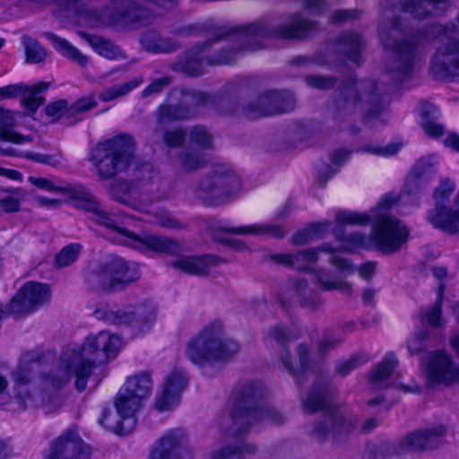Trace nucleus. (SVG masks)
Here are the masks:
<instances>
[{
	"mask_svg": "<svg viewBox=\"0 0 459 459\" xmlns=\"http://www.w3.org/2000/svg\"><path fill=\"white\" fill-rule=\"evenodd\" d=\"M397 201V195L389 193L369 213L337 212L333 234L346 249L368 247L373 242L384 254L399 251L407 242L410 231L403 221L389 212Z\"/></svg>",
	"mask_w": 459,
	"mask_h": 459,
	"instance_id": "f257e3e1",
	"label": "nucleus"
},
{
	"mask_svg": "<svg viewBox=\"0 0 459 459\" xmlns=\"http://www.w3.org/2000/svg\"><path fill=\"white\" fill-rule=\"evenodd\" d=\"M316 22L301 13H292L271 21H256L230 30L220 29L209 39H214L209 56H232L226 65H231L239 52L262 48V39L273 37L280 39L299 40L316 31Z\"/></svg>",
	"mask_w": 459,
	"mask_h": 459,
	"instance_id": "f03ea898",
	"label": "nucleus"
},
{
	"mask_svg": "<svg viewBox=\"0 0 459 459\" xmlns=\"http://www.w3.org/2000/svg\"><path fill=\"white\" fill-rule=\"evenodd\" d=\"M121 344V339L117 335L106 331L88 337L78 350H66L62 352L57 365L43 375L44 384L56 389L63 388L69 383L74 372L76 377V389L79 392L84 391L94 365L114 359Z\"/></svg>",
	"mask_w": 459,
	"mask_h": 459,
	"instance_id": "7ed1b4c3",
	"label": "nucleus"
},
{
	"mask_svg": "<svg viewBox=\"0 0 459 459\" xmlns=\"http://www.w3.org/2000/svg\"><path fill=\"white\" fill-rule=\"evenodd\" d=\"M335 392L336 387L329 378L319 377L315 380L307 396L302 399V409L305 413L323 411L310 430L311 437L319 443H324L329 438L334 442H341L356 426L353 419L345 418L333 405Z\"/></svg>",
	"mask_w": 459,
	"mask_h": 459,
	"instance_id": "20e7f679",
	"label": "nucleus"
},
{
	"mask_svg": "<svg viewBox=\"0 0 459 459\" xmlns=\"http://www.w3.org/2000/svg\"><path fill=\"white\" fill-rule=\"evenodd\" d=\"M385 109L382 90L371 79H345L333 92V116L344 121L357 112H365V117H374Z\"/></svg>",
	"mask_w": 459,
	"mask_h": 459,
	"instance_id": "39448f33",
	"label": "nucleus"
},
{
	"mask_svg": "<svg viewBox=\"0 0 459 459\" xmlns=\"http://www.w3.org/2000/svg\"><path fill=\"white\" fill-rule=\"evenodd\" d=\"M264 392V386L258 381L244 384L230 416L223 419L226 424L230 421L231 427L228 429L226 426L222 425V430L231 432L233 436L238 437L247 433L255 422H268L278 426L283 424L286 420L284 415L273 407L260 403Z\"/></svg>",
	"mask_w": 459,
	"mask_h": 459,
	"instance_id": "423d86ee",
	"label": "nucleus"
},
{
	"mask_svg": "<svg viewBox=\"0 0 459 459\" xmlns=\"http://www.w3.org/2000/svg\"><path fill=\"white\" fill-rule=\"evenodd\" d=\"M238 349L239 346L235 341L224 338L221 323L213 321L188 341L186 356L192 363L204 366L227 361L238 351Z\"/></svg>",
	"mask_w": 459,
	"mask_h": 459,
	"instance_id": "0eeeda50",
	"label": "nucleus"
},
{
	"mask_svg": "<svg viewBox=\"0 0 459 459\" xmlns=\"http://www.w3.org/2000/svg\"><path fill=\"white\" fill-rule=\"evenodd\" d=\"M135 142L126 133L99 143L91 152V161L100 180H108L126 170L134 160Z\"/></svg>",
	"mask_w": 459,
	"mask_h": 459,
	"instance_id": "6e6552de",
	"label": "nucleus"
},
{
	"mask_svg": "<svg viewBox=\"0 0 459 459\" xmlns=\"http://www.w3.org/2000/svg\"><path fill=\"white\" fill-rule=\"evenodd\" d=\"M239 188V178L230 169L216 166L193 185L191 190L204 205L219 206L231 202Z\"/></svg>",
	"mask_w": 459,
	"mask_h": 459,
	"instance_id": "1a4fd4ad",
	"label": "nucleus"
},
{
	"mask_svg": "<svg viewBox=\"0 0 459 459\" xmlns=\"http://www.w3.org/2000/svg\"><path fill=\"white\" fill-rule=\"evenodd\" d=\"M318 248H307L295 253L275 254L271 256L272 261L290 267L299 272H311L315 274L316 283L325 291L338 290L344 293H350L351 287L347 281L324 278L323 270H314L312 264L318 259Z\"/></svg>",
	"mask_w": 459,
	"mask_h": 459,
	"instance_id": "9d476101",
	"label": "nucleus"
},
{
	"mask_svg": "<svg viewBox=\"0 0 459 459\" xmlns=\"http://www.w3.org/2000/svg\"><path fill=\"white\" fill-rule=\"evenodd\" d=\"M266 341L273 340L279 345V359L286 370L294 377L296 385L301 386L307 381V371L308 369L309 349L307 344L300 343L297 348L299 357L298 364H295L292 356L288 349V345L292 339L286 329L281 325H276L269 327L264 332Z\"/></svg>",
	"mask_w": 459,
	"mask_h": 459,
	"instance_id": "9b49d317",
	"label": "nucleus"
},
{
	"mask_svg": "<svg viewBox=\"0 0 459 459\" xmlns=\"http://www.w3.org/2000/svg\"><path fill=\"white\" fill-rule=\"evenodd\" d=\"M152 389V381L148 373H140L128 377L118 391L115 406L118 415L124 420H131L142 407Z\"/></svg>",
	"mask_w": 459,
	"mask_h": 459,
	"instance_id": "f8f14e48",
	"label": "nucleus"
},
{
	"mask_svg": "<svg viewBox=\"0 0 459 459\" xmlns=\"http://www.w3.org/2000/svg\"><path fill=\"white\" fill-rule=\"evenodd\" d=\"M214 39H207L203 44H198L180 56L171 64V69L175 72L197 77L204 73L206 65H224L232 58L229 56H209L208 51L213 46Z\"/></svg>",
	"mask_w": 459,
	"mask_h": 459,
	"instance_id": "ddd939ff",
	"label": "nucleus"
},
{
	"mask_svg": "<svg viewBox=\"0 0 459 459\" xmlns=\"http://www.w3.org/2000/svg\"><path fill=\"white\" fill-rule=\"evenodd\" d=\"M455 189V185L449 178H444L435 189L433 197L436 201L435 208L429 212V221L437 229L449 234L459 232V192L455 200V210L444 205Z\"/></svg>",
	"mask_w": 459,
	"mask_h": 459,
	"instance_id": "4468645a",
	"label": "nucleus"
},
{
	"mask_svg": "<svg viewBox=\"0 0 459 459\" xmlns=\"http://www.w3.org/2000/svg\"><path fill=\"white\" fill-rule=\"evenodd\" d=\"M75 206L81 208L94 216V221L99 225L110 230L117 234V239L121 244L126 246L127 237H131L132 233L123 226V217L118 212H111L105 209L85 186L79 192Z\"/></svg>",
	"mask_w": 459,
	"mask_h": 459,
	"instance_id": "2eb2a0df",
	"label": "nucleus"
},
{
	"mask_svg": "<svg viewBox=\"0 0 459 459\" xmlns=\"http://www.w3.org/2000/svg\"><path fill=\"white\" fill-rule=\"evenodd\" d=\"M446 0H400L401 9L392 7L384 10L381 14L380 22L378 25V37L380 38V27L385 20L386 13L390 15V21H395L398 26L405 27V32L402 35L395 37L396 42H402L404 39H410L413 34L407 37L410 31V27L402 17V13H411L417 19H425L437 11V6L440 4H445Z\"/></svg>",
	"mask_w": 459,
	"mask_h": 459,
	"instance_id": "dca6fc26",
	"label": "nucleus"
},
{
	"mask_svg": "<svg viewBox=\"0 0 459 459\" xmlns=\"http://www.w3.org/2000/svg\"><path fill=\"white\" fill-rule=\"evenodd\" d=\"M94 316L107 324L117 325H143L155 318V309L152 305L127 306L117 310L107 305H100L93 312Z\"/></svg>",
	"mask_w": 459,
	"mask_h": 459,
	"instance_id": "f3484780",
	"label": "nucleus"
},
{
	"mask_svg": "<svg viewBox=\"0 0 459 459\" xmlns=\"http://www.w3.org/2000/svg\"><path fill=\"white\" fill-rule=\"evenodd\" d=\"M50 290L47 284L35 281L25 283L6 307V316L28 314L49 299Z\"/></svg>",
	"mask_w": 459,
	"mask_h": 459,
	"instance_id": "a211bd4d",
	"label": "nucleus"
},
{
	"mask_svg": "<svg viewBox=\"0 0 459 459\" xmlns=\"http://www.w3.org/2000/svg\"><path fill=\"white\" fill-rule=\"evenodd\" d=\"M91 446L77 432L67 429L50 443L43 459H91Z\"/></svg>",
	"mask_w": 459,
	"mask_h": 459,
	"instance_id": "6ab92c4d",
	"label": "nucleus"
},
{
	"mask_svg": "<svg viewBox=\"0 0 459 459\" xmlns=\"http://www.w3.org/2000/svg\"><path fill=\"white\" fill-rule=\"evenodd\" d=\"M426 377L429 386H447L459 380V366L455 365L446 353L436 351L427 359Z\"/></svg>",
	"mask_w": 459,
	"mask_h": 459,
	"instance_id": "aec40b11",
	"label": "nucleus"
},
{
	"mask_svg": "<svg viewBox=\"0 0 459 459\" xmlns=\"http://www.w3.org/2000/svg\"><path fill=\"white\" fill-rule=\"evenodd\" d=\"M126 246L140 252H155L167 255H177L181 250L180 244L175 239L154 234L136 235L132 233L127 237Z\"/></svg>",
	"mask_w": 459,
	"mask_h": 459,
	"instance_id": "412c9836",
	"label": "nucleus"
},
{
	"mask_svg": "<svg viewBox=\"0 0 459 459\" xmlns=\"http://www.w3.org/2000/svg\"><path fill=\"white\" fill-rule=\"evenodd\" d=\"M446 433V430L442 425L420 429L403 437L400 446L413 451L434 449L444 443Z\"/></svg>",
	"mask_w": 459,
	"mask_h": 459,
	"instance_id": "4be33fe9",
	"label": "nucleus"
},
{
	"mask_svg": "<svg viewBox=\"0 0 459 459\" xmlns=\"http://www.w3.org/2000/svg\"><path fill=\"white\" fill-rule=\"evenodd\" d=\"M187 384L188 377L184 370H173L166 379L162 394L156 400V409L160 411L172 410L178 404L180 394Z\"/></svg>",
	"mask_w": 459,
	"mask_h": 459,
	"instance_id": "5701e85b",
	"label": "nucleus"
},
{
	"mask_svg": "<svg viewBox=\"0 0 459 459\" xmlns=\"http://www.w3.org/2000/svg\"><path fill=\"white\" fill-rule=\"evenodd\" d=\"M229 233L236 235H252V236H269L273 238H283L287 230L283 225L273 223H255L240 227H222L212 233V238L225 244H230V241L220 237V233Z\"/></svg>",
	"mask_w": 459,
	"mask_h": 459,
	"instance_id": "b1692460",
	"label": "nucleus"
},
{
	"mask_svg": "<svg viewBox=\"0 0 459 459\" xmlns=\"http://www.w3.org/2000/svg\"><path fill=\"white\" fill-rule=\"evenodd\" d=\"M104 263L114 291L125 289L140 277L137 267L121 257H113Z\"/></svg>",
	"mask_w": 459,
	"mask_h": 459,
	"instance_id": "393cba45",
	"label": "nucleus"
},
{
	"mask_svg": "<svg viewBox=\"0 0 459 459\" xmlns=\"http://www.w3.org/2000/svg\"><path fill=\"white\" fill-rule=\"evenodd\" d=\"M40 359V353L27 351L22 355L19 366L13 372L12 376L15 383L14 388L21 399L29 396V392L25 387L30 381L32 373L39 369Z\"/></svg>",
	"mask_w": 459,
	"mask_h": 459,
	"instance_id": "a878e982",
	"label": "nucleus"
},
{
	"mask_svg": "<svg viewBox=\"0 0 459 459\" xmlns=\"http://www.w3.org/2000/svg\"><path fill=\"white\" fill-rule=\"evenodd\" d=\"M185 440L186 437L182 430H170L155 443L149 459H178L179 450Z\"/></svg>",
	"mask_w": 459,
	"mask_h": 459,
	"instance_id": "bb28decb",
	"label": "nucleus"
},
{
	"mask_svg": "<svg viewBox=\"0 0 459 459\" xmlns=\"http://www.w3.org/2000/svg\"><path fill=\"white\" fill-rule=\"evenodd\" d=\"M363 37L354 31H345L339 35L333 44V51L340 56L355 64L361 63V52L365 48Z\"/></svg>",
	"mask_w": 459,
	"mask_h": 459,
	"instance_id": "cd10ccee",
	"label": "nucleus"
},
{
	"mask_svg": "<svg viewBox=\"0 0 459 459\" xmlns=\"http://www.w3.org/2000/svg\"><path fill=\"white\" fill-rule=\"evenodd\" d=\"M265 116L288 113L295 108L296 101L291 92L282 90H267L261 93Z\"/></svg>",
	"mask_w": 459,
	"mask_h": 459,
	"instance_id": "c85d7f7f",
	"label": "nucleus"
},
{
	"mask_svg": "<svg viewBox=\"0 0 459 459\" xmlns=\"http://www.w3.org/2000/svg\"><path fill=\"white\" fill-rule=\"evenodd\" d=\"M109 194L112 199L126 206L135 211L149 212L148 204L137 198V192L128 181L119 180L110 185Z\"/></svg>",
	"mask_w": 459,
	"mask_h": 459,
	"instance_id": "c756f323",
	"label": "nucleus"
},
{
	"mask_svg": "<svg viewBox=\"0 0 459 459\" xmlns=\"http://www.w3.org/2000/svg\"><path fill=\"white\" fill-rule=\"evenodd\" d=\"M219 259L212 255L180 256L171 262V266L184 273L194 275H207L212 266H215Z\"/></svg>",
	"mask_w": 459,
	"mask_h": 459,
	"instance_id": "7c9ffc66",
	"label": "nucleus"
},
{
	"mask_svg": "<svg viewBox=\"0 0 459 459\" xmlns=\"http://www.w3.org/2000/svg\"><path fill=\"white\" fill-rule=\"evenodd\" d=\"M140 41L145 50L155 54L171 53L180 48V44L177 40L160 37L159 33L152 30L145 31Z\"/></svg>",
	"mask_w": 459,
	"mask_h": 459,
	"instance_id": "2f4dec72",
	"label": "nucleus"
},
{
	"mask_svg": "<svg viewBox=\"0 0 459 459\" xmlns=\"http://www.w3.org/2000/svg\"><path fill=\"white\" fill-rule=\"evenodd\" d=\"M172 163L184 172H195L206 164L204 154L193 148H183L172 158Z\"/></svg>",
	"mask_w": 459,
	"mask_h": 459,
	"instance_id": "473e14b6",
	"label": "nucleus"
},
{
	"mask_svg": "<svg viewBox=\"0 0 459 459\" xmlns=\"http://www.w3.org/2000/svg\"><path fill=\"white\" fill-rule=\"evenodd\" d=\"M45 37L50 41L54 48L63 56L82 68L88 65L89 58L65 39L56 35L53 32H46Z\"/></svg>",
	"mask_w": 459,
	"mask_h": 459,
	"instance_id": "72a5a7b5",
	"label": "nucleus"
},
{
	"mask_svg": "<svg viewBox=\"0 0 459 459\" xmlns=\"http://www.w3.org/2000/svg\"><path fill=\"white\" fill-rule=\"evenodd\" d=\"M84 284L88 290L95 292H114L105 263H101L85 273Z\"/></svg>",
	"mask_w": 459,
	"mask_h": 459,
	"instance_id": "f704fd0d",
	"label": "nucleus"
},
{
	"mask_svg": "<svg viewBox=\"0 0 459 459\" xmlns=\"http://www.w3.org/2000/svg\"><path fill=\"white\" fill-rule=\"evenodd\" d=\"M16 85L22 86L21 91L17 96L22 94V101L23 107L30 114H34L38 108L44 103L45 99L41 93L48 89V82H39L33 87H29L24 83H17Z\"/></svg>",
	"mask_w": 459,
	"mask_h": 459,
	"instance_id": "c9c22d12",
	"label": "nucleus"
},
{
	"mask_svg": "<svg viewBox=\"0 0 459 459\" xmlns=\"http://www.w3.org/2000/svg\"><path fill=\"white\" fill-rule=\"evenodd\" d=\"M291 288L302 307L314 311L321 307L323 301L319 294L308 288V283L305 279L294 280Z\"/></svg>",
	"mask_w": 459,
	"mask_h": 459,
	"instance_id": "e433bc0d",
	"label": "nucleus"
},
{
	"mask_svg": "<svg viewBox=\"0 0 459 459\" xmlns=\"http://www.w3.org/2000/svg\"><path fill=\"white\" fill-rule=\"evenodd\" d=\"M398 360L393 352L385 354L381 362H379L369 373V381L376 388L387 386L385 382L388 380L393 371L396 368Z\"/></svg>",
	"mask_w": 459,
	"mask_h": 459,
	"instance_id": "4c0bfd02",
	"label": "nucleus"
},
{
	"mask_svg": "<svg viewBox=\"0 0 459 459\" xmlns=\"http://www.w3.org/2000/svg\"><path fill=\"white\" fill-rule=\"evenodd\" d=\"M15 126V118L13 112L0 108V140L12 142L13 143H23L24 142H30V136H23L13 130Z\"/></svg>",
	"mask_w": 459,
	"mask_h": 459,
	"instance_id": "58836bf2",
	"label": "nucleus"
},
{
	"mask_svg": "<svg viewBox=\"0 0 459 459\" xmlns=\"http://www.w3.org/2000/svg\"><path fill=\"white\" fill-rule=\"evenodd\" d=\"M28 181L39 189L48 192L62 193L74 202H76L78 196L80 195L78 193L81 192L83 187L82 185H56L52 179L37 178L33 176L29 177Z\"/></svg>",
	"mask_w": 459,
	"mask_h": 459,
	"instance_id": "ea45409f",
	"label": "nucleus"
},
{
	"mask_svg": "<svg viewBox=\"0 0 459 459\" xmlns=\"http://www.w3.org/2000/svg\"><path fill=\"white\" fill-rule=\"evenodd\" d=\"M191 113L184 106L182 100L177 104H161L157 109V126H164L166 121L190 119Z\"/></svg>",
	"mask_w": 459,
	"mask_h": 459,
	"instance_id": "a19ab883",
	"label": "nucleus"
},
{
	"mask_svg": "<svg viewBox=\"0 0 459 459\" xmlns=\"http://www.w3.org/2000/svg\"><path fill=\"white\" fill-rule=\"evenodd\" d=\"M420 114L421 126L427 134L436 137L444 134V126L437 123V110L435 106L426 101L422 102Z\"/></svg>",
	"mask_w": 459,
	"mask_h": 459,
	"instance_id": "79ce46f5",
	"label": "nucleus"
},
{
	"mask_svg": "<svg viewBox=\"0 0 459 459\" xmlns=\"http://www.w3.org/2000/svg\"><path fill=\"white\" fill-rule=\"evenodd\" d=\"M143 82V78H134L128 82L114 84L103 89L99 93V99L104 102L112 101L117 98L126 96Z\"/></svg>",
	"mask_w": 459,
	"mask_h": 459,
	"instance_id": "37998d69",
	"label": "nucleus"
},
{
	"mask_svg": "<svg viewBox=\"0 0 459 459\" xmlns=\"http://www.w3.org/2000/svg\"><path fill=\"white\" fill-rule=\"evenodd\" d=\"M154 133L161 137L165 146L169 149L183 146L187 137V132L183 127L168 129L164 128V126H157Z\"/></svg>",
	"mask_w": 459,
	"mask_h": 459,
	"instance_id": "c03bdc74",
	"label": "nucleus"
},
{
	"mask_svg": "<svg viewBox=\"0 0 459 459\" xmlns=\"http://www.w3.org/2000/svg\"><path fill=\"white\" fill-rule=\"evenodd\" d=\"M212 97L205 92L191 91L183 93L181 100L193 118L198 115L200 108L212 106Z\"/></svg>",
	"mask_w": 459,
	"mask_h": 459,
	"instance_id": "a18cd8bd",
	"label": "nucleus"
},
{
	"mask_svg": "<svg viewBox=\"0 0 459 459\" xmlns=\"http://www.w3.org/2000/svg\"><path fill=\"white\" fill-rule=\"evenodd\" d=\"M350 157L351 152L344 149H339L331 154V161L334 166L338 167V169H333L330 165H326L323 170L318 172V183L321 186L324 187L325 186L326 182L350 160Z\"/></svg>",
	"mask_w": 459,
	"mask_h": 459,
	"instance_id": "49530a36",
	"label": "nucleus"
},
{
	"mask_svg": "<svg viewBox=\"0 0 459 459\" xmlns=\"http://www.w3.org/2000/svg\"><path fill=\"white\" fill-rule=\"evenodd\" d=\"M90 45L100 55L108 59H119L125 57L120 48L112 41L100 36H91L88 39Z\"/></svg>",
	"mask_w": 459,
	"mask_h": 459,
	"instance_id": "de8ad7c7",
	"label": "nucleus"
},
{
	"mask_svg": "<svg viewBox=\"0 0 459 459\" xmlns=\"http://www.w3.org/2000/svg\"><path fill=\"white\" fill-rule=\"evenodd\" d=\"M211 108L221 115H238L240 111L238 98L229 94L212 95Z\"/></svg>",
	"mask_w": 459,
	"mask_h": 459,
	"instance_id": "09e8293b",
	"label": "nucleus"
},
{
	"mask_svg": "<svg viewBox=\"0 0 459 459\" xmlns=\"http://www.w3.org/2000/svg\"><path fill=\"white\" fill-rule=\"evenodd\" d=\"M256 451L254 444L241 443L236 446H224L211 455V459H241L244 454L251 455Z\"/></svg>",
	"mask_w": 459,
	"mask_h": 459,
	"instance_id": "8fccbe9b",
	"label": "nucleus"
},
{
	"mask_svg": "<svg viewBox=\"0 0 459 459\" xmlns=\"http://www.w3.org/2000/svg\"><path fill=\"white\" fill-rule=\"evenodd\" d=\"M1 192L6 193V196L0 199L1 208L8 213L20 211L21 202L25 199L26 192L22 188H0Z\"/></svg>",
	"mask_w": 459,
	"mask_h": 459,
	"instance_id": "3c124183",
	"label": "nucleus"
},
{
	"mask_svg": "<svg viewBox=\"0 0 459 459\" xmlns=\"http://www.w3.org/2000/svg\"><path fill=\"white\" fill-rule=\"evenodd\" d=\"M319 250L324 253L332 254L329 263L333 265L341 273L351 275L355 272V266L347 258L342 257L335 254V248L329 243H324L319 247Z\"/></svg>",
	"mask_w": 459,
	"mask_h": 459,
	"instance_id": "603ef678",
	"label": "nucleus"
},
{
	"mask_svg": "<svg viewBox=\"0 0 459 459\" xmlns=\"http://www.w3.org/2000/svg\"><path fill=\"white\" fill-rule=\"evenodd\" d=\"M112 416V411L110 408L105 407L102 410L101 417L99 420V423L103 426L104 428L112 430L113 432L119 434V435H126L129 433L130 427L126 429L124 427L125 421H129L130 424H134V417L131 418V420H124L119 415V420L114 421L110 418Z\"/></svg>",
	"mask_w": 459,
	"mask_h": 459,
	"instance_id": "864d4df0",
	"label": "nucleus"
},
{
	"mask_svg": "<svg viewBox=\"0 0 459 459\" xmlns=\"http://www.w3.org/2000/svg\"><path fill=\"white\" fill-rule=\"evenodd\" d=\"M82 249V247L79 243L65 246L56 255V265L59 268L70 266L78 259Z\"/></svg>",
	"mask_w": 459,
	"mask_h": 459,
	"instance_id": "5fc2aeb1",
	"label": "nucleus"
},
{
	"mask_svg": "<svg viewBox=\"0 0 459 459\" xmlns=\"http://www.w3.org/2000/svg\"><path fill=\"white\" fill-rule=\"evenodd\" d=\"M22 44L25 48L26 61L28 63L38 64L46 58V50L36 39L24 35L22 37Z\"/></svg>",
	"mask_w": 459,
	"mask_h": 459,
	"instance_id": "6e6d98bb",
	"label": "nucleus"
},
{
	"mask_svg": "<svg viewBox=\"0 0 459 459\" xmlns=\"http://www.w3.org/2000/svg\"><path fill=\"white\" fill-rule=\"evenodd\" d=\"M437 173V169L431 157H423L420 159L413 166L411 175L424 178L430 181L433 180Z\"/></svg>",
	"mask_w": 459,
	"mask_h": 459,
	"instance_id": "4d7b16f0",
	"label": "nucleus"
},
{
	"mask_svg": "<svg viewBox=\"0 0 459 459\" xmlns=\"http://www.w3.org/2000/svg\"><path fill=\"white\" fill-rule=\"evenodd\" d=\"M239 114L250 120L266 117L264 107L261 101V93L256 99L243 104L240 108Z\"/></svg>",
	"mask_w": 459,
	"mask_h": 459,
	"instance_id": "13d9d810",
	"label": "nucleus"
},
{
	"mask_svg": "<svg viewBox=\"0 0 459 459\" xmlns=\"http://www.w3.org/2000/svg\"><path fill=\"white\" fill-rule=\"evenodd\" d=\"M429 331L427 328L417 331L407 341V349L411 355H417L428 347Z\"/></svg>",
	"mask_w": 459,
	"mask_h": 459,
	"instance_id": "bf43d9fd",
	"label": "nucleus"
},
{
	"mask_svg": "<svg viewBox=\"0 0 459 459\" xmlns=\"http://www.w3.org/2000/svg\"><path fill=\"white\" fill-rule=\"evenodd\" d=\"M190 141L202 149L212 148V135L204 126H195L189 134Z\"/></svg>",
	"mask_w": 459,
	"mask_h": 459,
	"instance_id": "052dcab7",
	"label": "nucleus"
},
{
	"mask_svg": "<svg viewBox=\"0 0 459 459\" xmlns=\"http://www.w3.org/2000/svg\"><path fill=\"white\" fill-rule=\"evenodd\" d=\"M445 286L441 284L438 287L437 299L432 308L425 314L428 323L433 327H439L442 325V301L444 296Z\"/></svg>",
	"mask_w": 459,
	"mask_h": 459,
	"instance_id": "680f3d73",
	"label": "nucleus"
},
{
	"mask_svg": "<svg viewBox=\"0 0 459 459\" xmlns=\"http://www.w3.org/2000/svg\"><path fill=\"white\" fill-rule=\"evenodd\" d=\"M305 82L314 89L330 90L336 84L337 79L333 76L307 75Z\"/></svg>",
	"mask_w": 459,
	"mask_h": 459,
	"instance_id": "e2e57ef3",
	"label": "nucleus"
},
{
	"mask_svg": "<svg viewBox=\"0 0 459 459\" xmlns=\"http://www.w3.org/2000/svg\"><path fill=\"white\" fill-rule=\"evenodd\" d=\"M400 150V145L394 143H388L385 146L377 144H366L362 151L382 157H390L396 154Z\"/></svg>",
	"mask_w": 459,
	"mask_h": 459,
	"instance_id": "0e129e2a",
	"label": "nucleus"
},
{
	"mask_svg": "<svg viewBox=\"0 0 459 459\" xmlns=\"http://www.w3.org/2000/svg\"><path fill=\"white\" fill-rule=\"evenodd\" d=\"M429 182V179L410 174L405 185V191L409 195L420 194L427 189Z\"/></svg>",
	"mask_w": 459,
	"mask_h": 459,
	"instance_id": "69168bd1",
	"label": "nucleus"
},
{
	"mask_svg": "<svg viewBox=\"0 0 459 459\" xmlns=\"http://www.w3.org/2000/svg\"><path fill=\"white\" fill-rule=\"evenodd\" d=\"M429 182V179L410 174L405 185V191L409 195L420 194L427 189Z\"/></svg>",
	"mask_w": 459,
	"mask_h": 459,
	"instance_id": "338daca9",
	"label": "nucleus"
},
{
	"mask_svg": "<svg viewBox=\"0 0 459 459\" xmlns=\"http://www.w3.org/2000/svg\"><path fill=\"white\" fill-rule=\"evenodd\" d=\"M154 218L155 222L160 227L167 229H178L180 227L179 221L164 209H157L154 212Z\"/></svg>",
	"mask_w": 459,
	"mask_h": 459,
	"instance_id": "774afa93",
	"label": "nucleus"
}]
</instances>
